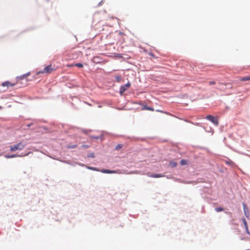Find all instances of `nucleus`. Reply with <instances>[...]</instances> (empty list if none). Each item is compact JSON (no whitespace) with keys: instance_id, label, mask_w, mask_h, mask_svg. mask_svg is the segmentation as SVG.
Listing matches in <instances>:
<instances>
[{"instance_id":"f257e3e1","label":"nucleus","mask_w":250,"mask_h":250,"mask_svg":"<svg viewBox=\"0 0 250 250\" xmlns=\"http://www.w3.org/2000/svg\"><path fill=\"white\" fill-rule=\"evenodd\" d=\"M25 145L22 142H20L18 144L10 146V150L11 152H14L18 150H22Z\"/></svg>"},{"instance_id":"f03ea898","label":"nucleus","mask_w":250,"mask_h":250,"mask_svg":"<svg viewBox=\"0 0 250 250\" xmlns=\"http://www.w3.org/2000/svg\"><path fill=\"white\" fill-rule=\"evenodd\" d=\"M54 70H55V69L53 68L52 67V65L50 64V65H49L46 66L45 67H44V68L42 70L39 71L37 72V74L38 75H40V74H43V73L49 74V73H51V72H52Z\"/></svg>"},{"instance_id":"7ed1b4c3","label":"nucleus","mask_w":250,"mask_h":250,"mask_svg":"<svg viewBox=\"0 0 250 250\" xmlns=\"http://www.w3.org/2000/svg\"><path fill=\"white\" fill-rule=\"evenodd\" d=\"M206 119L211 122L215 125H218L219 122L218 119L216 117H215L211 115H208L206 117Z\"/></svg>"},{"instance_id":"20e7f679","label":"nucleus","mask_w":250,"mask_h":250,"mask_svg":"<svg viewBox=\"0 0 250 250\" xmlns=\"http://www.w3.org/2000/svg\"><path fill=\"white\" fill-rule=\"evenodd\" d=\"M131 85V84L129 82L127 83L126 84L124 85H122L121 86L120 88V91H119V92H120V94L121 95H123V93L127 89L129 88V87Z\"/></svg>"},{"instance_id":"39448f33","label":"nucleus","mask_w":250,"mask_h":250,"mask_svg":"<svg viewBox=\"0 0 250 250\" xmlns=\"http://www.w3.org/2000/svg\"><path fill=\"white\" fill-rule=\"evenodd\" d=\"M16 84V83H11L9 81H6V82L2 83H1V85L2 86H7L8 87L9 86H13L15 85Z\"/></svg>"},{"instance_id":"423d86ee","label":"nucleus","mask_w":250,"mask_h":250,"mask_svg":"<svg viewBox=\"0 0 250 250\" xmlns=\"http://www.w3.org/2000/svg\"><path fill=\"white\" fill-rule=\"evenodd\" d=\"M243 206L245 215L247 217H249L250 213L248 210V208H247V206L245 203H243Z\"/></svg>"},{"instance_id":"0eeeda50","label":"nucleus","mask_w":250,"mask_h":250,"mask_svg":"<svg viewBox=\"0 0 250 250\" xmlns=\"http://www.w3.org/2000/svg\"><path fill=\"white\" fill-rule=\"evenodd\" d=\"M102 173H117V172L116 170H110L109 169H102L101 171Z\"/></svg>"},{"instance_id":"6e6552de","label":"nucleus","mask_w":250,"mask_h":250,"mask_svg":"<svg viewBox=\"0 0 250 250\" xmlns=\"http://www.w3.org/2000/svg\"><path fill=\"white\" fill-rule=\"evenodd\" d=\"M30 75V73H28L26 74H24L21 77L17 78V83L20 82L21 80L24 79L26 76Z\"/></svg>"},{"instance_id":"1a4fd4ad","label":"nucleus","mask_w":250,"mask_h":250,"mask_svg":"<svg viewBox=\"0 0 250 250\" xmlns=\"http://www.w3.org/2000/svg\"><path fill=\"white\" fill-rule=\"evenodd\" d=\"M26 155H15V154H12V155H5V157L6 158H12L16 157H18V156L22 157V156H26Z\"/></svg>"},{"instance_id":"9d476101","label":"nucleus","mask_w":250,"mask_h":250,"mask_svg":"<svg viewBox=\"0 0 250 250\" xmlns=\"http://www.w3.org/2000/svg\"><path fill=\"white\" fill-rule=\"evenodd\" d=\"M242 221H243V223H244V226H245V229H246V230H247V232H248V233H249V229H248V224H247V222H246V219H245L244 218H243L242 219Z\"/></svg>"},{"instance_id":"9b49d317","label":"nucleus","mask_w":250,"mask_h":250,"mask_svg":"<svg viewBox=\"0 0 250 250\" xmlns=\"http://www.w3.org/2000/svg\"><path fill=\"white\" fill-rule=\"evenodd\" d=\"M149 176L150 177H152V178H160V177H164V175H163L162 174H155L149 175Z\"/></svg>"},{"instance_id":"f8f14e48","label":"nucleus","mask_w":250,"mask_h":250,"mask_svg":"<svg viewBox=\"0 0 250 250\" xmlns=\"http://www.w3.org/2000/svg\"><path fill=\"white\" fill-rule=\"evenodd\" d=\"M241 81H250V76L245 77L240 79Z\"/></svg>"},{"instance_id":"ddd939ff","label":"nucleus","mask_w":250,"mask_h":250,"mask_svg":"<svg viewBox=\"0 0 250 250\" xmlns=\"http://www.w3.org/2000/svg\"><path fill=\"white\" fill-rule=\"evenodd\" d=\"M169 165L171 167H174L177 166V163L173 161H170L169 163Z\"/></svg>"},{"instance_id":"4468645a","label":"nucleus","mask_w":250,"mask_h":250,"mask_svg":"<svg viewBox=\"0 0 250 250\" xmlns=\"http://www.w3.org/2000/svg\"><path fill=\"white\" fill-rule=\"evenodd\" d=\"M188 164V161L186 160H181L180 161V165L182 166L186 165Z\"/></svg>"},{"instance_id":"2eb2a0df","label":"nucleus","mask_w":250,"mask_h":250,"mask_svg":"<svg viewBox=\"0 0 250 250\" xmlns=\"http://www.w3.org/2000/svg\"><path fill=\"white\" fill-rule=\"evenodd\" d=\"M75 66H77L78 67L81 68V67H83V64L81 63H75Z\"/></svg>"},{"instance_id":"dca6fc26","label":"nucleus","mask_w":250,"mask_h":250,"mask_svg":"<svg viewBox=\"0 0 250 250\" xmlns=\"http://www.w3.org/2000/svg\"><path fill=\"white\" fill-rule=\"evenodd\" d=\"M123 147V145H121V144H119L118 145L116 146V150H119L120 149H121L122 147Z\"/></svg>"},{"instance_id":"f3484780","label":"nucleus","mask_w":250,"mask_h":250,"mask_svg":"<svg viewBox=\"0 0 250 250\" xmlns=\"http://www.w3.org/2000/svg\"><path fill=\"white\" fill-rule=\"evenodd\" d=\"M215 209L216 212L222 211L224 210L223 208H215Z\"/></svg>"},{"instance_id":"a211bd4d","label":"nucleus","mask_w":250,"mask_h":250,"mask_svg":"<svg viewBox=\"0 0 250 250\" xmlns=\"http://www.w3.org/2000/svg\"><path fill=\"white\" fill-rule=\"evenodd\" d=\"M115 79L118 82H120L121 80V77L120 76H116Z\"/></svg>"},{"instance_id":"6ab92c4d","label":"nucleus","mask_w":250,"mask_h":250,"mask_svg":"<svg viewBox=\"0 0 250 250\" xmlns=\"http://www.w3.org/2000/svg\"><path fill=\"white\" fill-rule=\"evenodd\" d=\"M144 109H147V110H150V111H153L154 109L153 108H152V107H144Z\"/></svg>"},{"instance_id":"aec40b11","label":"nucleus","mask_w":250,"mask_h":250,"mask_svg":"<svg viewBox=\"0 0 250 250\" xmlns=\"http://www.w3.org/2000/svg\"><path fill=\"white\" fill-rule=\"evenodd\" d=\"M209 84L210 85L215 84V82L214 81H210L209 82Z\"/></svg>"},{"instance_id":"412c9836","label":"nucleus","mask_w":250,"mask_h":250,"mask_svg":"<svg viewBox=\"0 0 250 250\" xmlns=\"http://www.w3.org/2000/svg\"><path fill=\"white\" fill-rule=\"evenodd\" d=\"M89 157H92V158H93L94 157V153H91L89 155Z\"/></svg>"},{"instance_id":"4be33fe9","label":"nucleus","mask_w":250,"mask_h":250,"mask_svg":"<svg viewBox=\"0 0 250 250\" xmlns=\"http://www.w3.org/2000/svg\"><path fill=\"white\" fill-rule=\"evenodd\" d=\"M74 66H75V64H69L67 65V67H73Z\"/></svg>"},{"instance_id":"5701e85b","label":"nucleus","mask_w":250,"mask_h":250,"mask_svg":"<svg viewBox=\"0 0 250 250\" xmlns=\"http://www.w3.org/2000/svg\"><path fill=\"white\" fill-rule=\"evenodd\" d=\"M76 146H77L76 145H73V146H69V148H75Z\"/></svg>"},{"instance_id":"b1692460","label":"nucleus","mask_w":250,"mask_h":250,"mask_svg":"<svg viewBox=\"0 0 250 250\" xmlns=\"http://www.w3.org/2000/svg\"><path fill=\"white\" fill-rule=\"evenodd\" d=\"M88 168L90 169H92V170H97L96 168H94V167H89Z\"/></svg>"},{"instance_id":"393cba45","label":"nucleus","mask_w":250,"mask_h":250,"mask_svg":"<svg viewBox=\"0 0 250 250\" xmlns=\"http://www.w3.org/2000/svg\"><path fill=\"white\" fill-rule=\"evenodd\" d=\"M118 35L120 36H122L123 35H124L125 34L122 32H120Z\"/></svg>"}]
</instances>
